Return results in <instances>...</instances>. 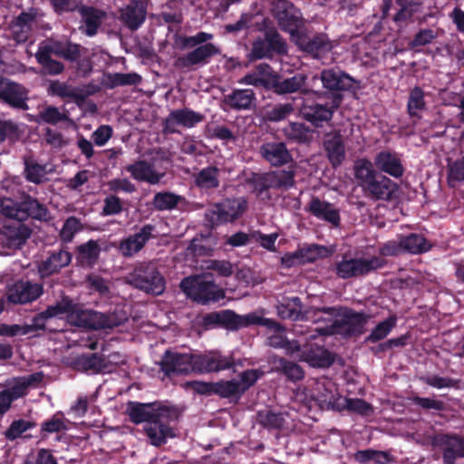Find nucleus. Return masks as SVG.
Returning <instances> with one entry per match:
<instances>
[{
  "instance_id": "1",
  "label": "nucleus",
  "mask_w": 464,
  "mask_h": 464,
  "mask_svg": "<svg viewBox=\"0 0 464 464\" xmlns=\"http://www.w3.org/2000/svg\"><path fill=\"white\" fill-rule=\"evenodd\" d=\"M276 311L282 319L307 320L314 324L321 321L325 324L323 327L315 328V332L323 335H330L338 333L337 323L335 319V310L334 308L311 309L302 313L301 302L298 297H284L276 305Z\"/></svg>"
},
{
  "instance_id": "2",
  "label": "nucleus",
  "mask_w": 464,
  "mask_h": 464,
  "mask_svg": "<svg viewBox=\"0 0 464 464\" xmlns=\"http://www.w3.org/2000/svg\"><path fill=\"white\" fill-rule=\"evenodd\" d=\"M127 315L122 311L111 314L82 309L72 304V308L68 314L70 324L86 329H107L113 328L124 323Z\"/></svg>"
},
{
  "instance_id": "3",
  "label": "nucleus",
  "mask_w": 464,
  "mask_h": 464,
  "mask_svg": "<svg viewBox=\"0 0 464 464\" xmlns=\"http://www.w3.org/2000/svg\"><path fill=\"white\" fill-rule=\"evenodd\" d=\"M180 287L187 296L203 304L219 301L225 296L224 291L214 283L211 275L186 277L180 282Z\"/></svg>"
},
{
  "instance_id": "4",
  "label": "nucleus",
  "mask_w": 464,
  "mask_h": 464,
  "mask_svg": "<svg viewBox=\"0 0 464 464\" xmlns=\"http://www.w3.org/2000/svg\"><path fill=\"white\" fill-rule=\"evenodd\" d=\"M246 208L247 202L244 198H227L209 208L206 218L212 226L233 222L245 213Z\"/></svg>"
},
{
  "instance_id": "5",
  "label": "nucleus",
  "mask_w": 464,
  "mask_h": 464,
  "mask_svg": "<svg viewBox=\"0 0 464 464\" xmlns=\"http://www.w3.org/2000/svg\"><path fill=\"white\" fill-rule=\"evenodd\" d=\"M129 284L147 293L160 295L165 289L164 278L150 265H140L127 276Z\"/></svg>"
},
{
  "instance_id": "6",
  "label": "nucleus",
  "mask_w": 464,
  "mask_h": 464,
  "mask_svg": "<svg viewBox=\"0 0 464 464\" xmlns=\"http://www.w3.org/2000/svg\"><path fill=\"white\" fill-rule=\"evenodd\" d=\"M273 14L280 28L290 34L292 41L303 31L301 13L286 0H278L273 8Z\"/></svg>"
},
{
  "instance_id": "7",
  "label": "nucleus",
  "mask_w": 464,
  "mask_h": 464,
  "mask_svg": "<svg viewBox=\"0 0 464 464\" xmlns=\"http://www.w3.org/2000/svg\"><path fill=\"white\" fill-rule=\"evenodd\" d=\"M385 261L378 256L371 258H343L336 264V274L339 277L346 279L359 277L372 271L382 267Z\"/></svg>"
},
{
  "instance_id": "8",
  "label": "nucleus",
  "mask_w": 464,
  "mask_h": 464,
  "mask_svg": "<svg viewBox=\"0 0 464 464\" xmlns=\"http://www.w3.org/2000/svg\"><path fill=\"white\" fill-rule=\"evenodd\" d=\"M127 412L134 423H150L155 418L169 419L174 416V410L155 403H140L130 401L127 406Z\"/></svg>"
},
{
  "instance_id": "9",
  "label": "nucleus",
  "mask_w": 464,
  "mask_h": 464,
  "mask_svg": "<svg viewBox=\"0 0 464 464\" xmlns=\"http://www.w3.org/2000/svg\"><path fill=\"white\" fill-rule=\"evenodd\" d=\"M311 397L321 409L341 411L339 401L342 398L335 383L327 378H322L314 384Z\"/></svg>"
},
{
  "instance_id": "10",
  "label": "nucleus",
  "mask_w": 464,
  "mask_h": 464,
  "mask_svg": "<svg viewBox=\"0 0 464 464\" xmlns=\"http://www.w3.org/2000/svg\"><path fill=\"white\" fill-rule=\"evenodd\" d=\"M219 53V48L211 43L201 44L191 52L178 57L174 62V66L182 71L190 70L208 63L212 56Z\"/></svg>"
},
{
  "instance_id": "11",
  "label": "nucleus",
  "mask_w": 464,
  "mask_h": 464,
  "mask_svg": "<svg viewBox=\"0 0 464 464\" xmlns=\"http://www.w3.org/2000/svg\"><path fill=\"white\" fill-rule=\"evenodd\" d=\"M294 184L291 171L277 170L258 175L254 179V189L257 194L269 188H288Z\"/></svg>"
},
{
  "instance_id": "12",
  "label": "nucleus",
  "mask_w": 464,
  "mask_h": 464,
  "mask_svg": "<svg viewBox=\"0 0 464 464\" xmlns=\"http://www.w3.org/2000/svg\"><path fill=\"white\" fill-rule=\"evenodd\" d=\"M195 372H219L230 368L234 364L233 358L224 356L218 352H208L204 354H193Z\"/></svg>"
},
{
  "instance_id": "13",
  "label": "nucleus",
  "mask_w": 464,
  "mask_h": 464,
  "mask_svg": "<svg viewBox=\"0 0 464 464\" xmlns=\"http://www.w3.org/2000/svg\"><path fill=\"white\" fill-rule=\"evenodd\" d=\"M161 370L168 375L171 373H184L195 372L192 353H180L167 351L161 361Z\"/></svg>"
},
{
  "instance_id": "14",
  "label": "nucleus",
  "mask_w": 464,
  "mask_h": 464,
  "mask_svg": "<svg viewBox=\"0 0 464 464\" xmlns=\"http://www.w3.org/2000/svg\"><path fill=\"white\" fill-rule=\"evenodd\" d=\"M293 42L304 52L312 54L314 58H322L331 52L333 45L325 34H317L312 38L307 37L303 32Z\"/></svg>"
},
{
  "instance_id": "15",
  "label": "nucleus",
  "mask_w": 464,
  "mask_h": 464,
  "mask_svg": "<svg viewBox=\"0 0 464 464\" xmlns=\"http://www.w3.org/2000/svg\"><path fill=\"white\" fill-rule=\"evenodd\" d=\"M42 294V285L19 281L9 289L7 298L13 304H26L36 300Z\"/></svg>"
},
{
  "instance_id": "16",
  "label": "nucleus",
  "mask_w": 464,
  "mask_h": 464,
  "mask_svg": "<svg viewBox=\"0 0 464 464\" xmlns=\"http://www.w3.org/2000/svg\"><path fill=\"white\" fill-rule=\"evenodd\" d=\"M203 115L189 109L172 111L164 121V131L173 133L177 126L192 128L203 121Z\"/></svg>"
},
{
  "instance_id": "17",
  "label": "nucleus",
  "mask_w": 464,
  "mask_h": 464,
  "mask_svg": "<svg viewBox=\"0 0 464 464\" xmlns=\"http://www.w3.org/2000/svg\"><path fill=\"white\" fill-rule=\"evenodd\" d=\"M126 170L130 173L134 179L145 181L151 185L160 183L166 175L164 170L157 169L154 164L146 160H138L127 166Z\"/></svg>"
},
{
  "instance_id": "18",
  "label": "nucleus",
  "mask_w": 464,
  "mask_h": 464,
  "mask_svg": "<svg viewBox=\"0 0 464 464\" xmlns=\"http://www.w3.org/2000/svg\"><path fill=\"white\" fill-rule=\"evenodd\" d=\"M0 98L12 107L27 109L26 91L19 84L5 79H0Z\"/></svg>"
},
{
  "instance_id": "19",
  "label": "nucleus",
  "mask_w": 464,
  "mask_h": 464,
  "mask_svg": "<svg viewBox=\"0 0 464 464\" xmlns=\"http://www.w3.org/2000/svg\"><path fill=\"white\" fill-rule=\"evenodd\" d=\"M225 316L231 321V327L239 328L246 327L252 324H259L266 326L268 330H278L280 324L276 321L263 317V312H253L245 315H238L231 311H227Z\"/></svg>"
},
{
  "instance_id": "20",
  "label": "nucleus",
  "mask_w": 464,
  "mask_h": 464,
  "mask_svg": "<svg viewBox=\"0 0 464 464\" xmlns=\"http://www.w3.org/2000/svg\"><path fill=\"white\" fill-rule=\"evenodd\" d=\"M341 100L339 96H335L331 106L315 104L304 105L301 109L303 116L315 126L321 125L324 121L332 119L334 110L340 105Z\"/></svg>"
},
{
  "instance_id": "21",
  "label": "nucleus",
  "mask_w": 464,
  "mask_h": 464,
  "mask_svg": "<svg viewBox=\"0 0 464 464\" xmlns=\"http://www.w3.org/2000/svg\"><path fill=\"white\" fill-rule=\"evenodd\" d=\"M177 413L174 410V416L169 419H158L155 418L150 423H147L145 426L146 434L150 441V443L154 446H160L166 442L168 438L174 437L173 430L170 427L168 426V422L176 419Z\"/></svg>"
},
{
  "instance_id": "22",
  "label": "nucleus",
  "mask_w": 464,
  "mask_h": 464,
  "mask_svg": "<svg viewBox=\"0 0 464 464\" xmlns=\"http://www.w3.org/2000/svg\"><path fill=\"white\" fill-rule=\"evenodd\" d=\"M154 227L151 225H145L140 230L122 240L120 244L119 249L124 256H131L138 253L150 238Z\"/></svg>"
},
{
  "instance_id": "23",
  "label": "nucleus",
  "mask_w": 464,
  "mask_h": 464,
  "mask_svg": "<svg viewBox=\"0 0 464 464\" xmlns=\"http://www.w3.org/2000/svg\"><path fill=\"white\" fill-rule=\"evenodd\" d=\"M147 8L141 1H131L121 10V20L130 30L138 29L145 21Z\"/></svg>"
},
{
  "instance_id": "24",
  "label": "nucleus",
  "mask_w": 464,
  "mask_h": 464,
  "mask_svg": "<svg viewBox=\"0 0 464 464\" xmlns=\"http://www.w3.org/2000/svg\"><path fill=\"white\" fill-rule=\"evenodd\" d=\"M49 92L62 98H70L74 101H83L87 96L93 93V90L86 86H72L59 81L50 82Z\"/></svg>"
},
{
  "instance_id": "25",
  "label": "nucleus",
  "mask_w": 464,
  "mask_h": 464,
  "mask_svg": "<svg viewBox=\"0 0 464 464\" xmlns=\"http://www.w3.org/2000/svg\"><path fill=\"white\" fill-rule=\"evenodd\" d=\"M324 148L334 167L339 166L345 159V147L343 137L338 132L327 134L324 140Z\"/></svg>"
},
{
  "instance_id": "26",
  "label": "nucleus",
  "mask_w": 464,
  "mask_h": 464,
  "mask_svg": "<svg viewBox=\"0 0 464 464\" xmlns=\"http://www.w3.org/2000/svg\"><path fill=\"white\" fill-rule=\"evenodd\" d=\"M40 44L44 50L71 62L76 61L80 57V45L69 41L48 40Z\"/></svg>"
},
{
  "instance_id": "27",
  "label": "nucleus",
  "mask_w": 464,
  "mask_h": 464,
  "mask_svg": "<svg viewBox=\"0 0 464 464\" xmlns=\"http://www.w3.org/2000/svg\"><path fill=\"white\" fill-rule=\"evenodd\" d=\"M261 156L271 165L279 166L291 160L289 151L282 142H268L260 147Z\"/></svg>"
},
{
  "instance_id": "28",
  "label": "nucleus",
  "mask_w": 464,
  "mask_h": 464,
  "mask_svg": "<svg viewBox=\"0 0 464 464\" xmlns=\"http://www.w3.org/2000/svg\"><path fill=\"white\" fill-rule=\"evenodd\" d=\"M374 164L378 169L393 178L401 177L404 171L401 160L390 151L379 152L374 158Z\"/></svg>"
},
{
  "instance_id": "29",
  "label": "nucleus",
  "mask_w": 464,
  "mask_h": 464,
  "mask_svg": "<svg viewBox=\"0 0 464 464\" xmlns=\"http://www.w3.org/2000/svg\"><path fill=\"white\" fill-rule=\"evenodd\" d=\"M71 260L72 256L69 252L65 250L54 252L39 265V274L42 277L51 276L68 266Z\"/></svg>"
},
{
  "instance_id": "30",
  "label": "nucleus",
  "mask_w": 464,
  "mask_h": 464,
  "mask_svg": "<svg viewBox=\"0 0 464 464\" xmlns=\"http://www.w3.org/2000/svg\"><path fill=\"white\" fill-rule=\"evenodd\" d=\"M320 79L324 88L333 91L346 90L353 86V79L335 69L324 70Z\"/></svg>"
},
{
  "instance_id": "31",
  "label": "nucleus",
  "mask_w": 464,
  "mask_h": 464,
  "mask_svg": "<svg viewBox=\"0 0 464 464\" xmlns=\"http://www.w3.org/2000/svg\"><path fill=\"white\" fill-rule=\"evenodd\" d=\"M309 211L317 218L324 220L334 227L340 222L339 211L330 203L319 198H313L309 204Z\"/></svg>"
},
{
  "instance_id": "32",
  "label": "nucleus",
  "mask_w": 464,
  "mask_h": 464,
  "mask_svg": "<svg viewBox=\"0 0 464 464\" xmlns=\"http://www.w3.org/2000/svg\"><path fill=\"white\" fill-rule=\"evenodd\" d=\"M362 189L374 199L389 200L396 190V185L390 179L383 177L380 180L373 179Z\"/></svg>"
},
{
  "instance_id": "33",
  "label": "nucleus",
  "mask_w": 464,
  "mask_h": 464,
  "mask_svg": "<svg viewBox=\"0 0 464 464\" xmlns=\"http://www.w3.org/2000/svg\"><path fill=\"white\" fill-rule=\"evenodd\" d=\"M296 357L302 361L308 362L314 367H324L330 364L329 355L325 350L320 346L311 347L309 351L304 346L295 352Z\"/></svg>"
},
{
  "instance_id": "34",
  "label": "nucleus",
  "mask_w": 464,
  "mask_h": 464,
  "mask_svg": "<svg viewBox=\"0 0 464 464\" xmlns=\"http://www.w3.org/2000/svg\"><path fill=\"white\" fill-rule=\"evenodd\" d=\"M255 102V93L250 89L236 90L224 97V102L236 110L249 109Z\"/></svg>"
},
{
  "instance_id": "35",
  "label": "nucleus",
  "mask_w": 464,
  "mask_h": 464,
  "mask_svg": "<svg viewBox=\"0 0 464 464\" xmlns=\"http://www.w3.org/2000/svg\"><path fill=\"white\" fill-rule=\"evenodd\" d=\"M353 172L359 185L363 188L373 179L376 172L372 163L367 159H359L354 162Z\"/></svg>"
},
{
  "instance_id": "36",
  "label": "nucleus",
  "mask_w": 464,
  "mask_h": 464,
  "mask_svg": "<svg viewBox=\"0 0 464 464\" xmlns=\"http://www.w3.org/2000/svg\"><path fill=\"white\" fill-rule=\"evenodd\" d=\"M441 442L445 445L444 461L446 464H453L457 457H464V440L458 437L443 436Z\"/></svg>"
},
{
  "instance_id": "37",
  "label": "nucleus",
  "mask_w": 464,
  "mask_h": 464,
  "mask_svg": "<svg viewBox=\"0 0 464 464\" xmlns=\"http://www.w3.org/2000/svg\"><path fill=\"white\" fill-rule=\"evenodd\" d=\"M270 335L267 338V343L275 348H283L289 354H294L299 351V344L295 341H288L284 334V328L280 324L278 330H269Z\"/></svg>"
},
{
  "instance_id": "38",
  "label": "nucleus",
  "mask_w": 464,
  "mask_h": 464,
  "mask_svg": "<svg viewBox=\"0 0 464 464\" xmlns=\"http://www.w3.org/2000/svg\"><path fill=\"white\" fill-rule=\"evenodd\" d=\"M404 253L420 254L430 248L426 238L419 234H410L406 237L401 236Z\"/></svg>"
},
{
  "instance_id": "39",
  "label": "nucleus",
  "mask_w": 464,
  "mask_h": 464,
  "mask_svg": "<svg viewBox=\"0 0 464 464\" xmlns=\"http://www.w3.org/2000/svg\"><path fill=\"white\" fill-rule=\"evenodd\" d=\"M219 169L217 167H207L195 177V183L203 189L218 188L219 185Z\"/></svg>"
},
{
  "instance_id": "40",
  "label": "nucleus",
  "mask_w": 464,
  "mask_h": 464,
  "mask_svg": "<svg viewBox=\"0 0 464 464\" xmlns=\"http://www.w3.org/2000/svg\"><path fill=\"white\" fill-rule=\"evenodd\" d=\"M49 51H45L43 49V46L40 44L38 51L35 54V58L37 62L43 66V72L45 74H59L63 71V65L62 63L53 60L50 57Z\"/></svg>"
},
{
  "instance_id": "41",
  "label": "nucleus",
  "mask_w": 464,
  "mask_h": 464,
  "mask_svg": "<svg viewBox=\"0 0 464 464\" xmlns=\"http://www.w3.org/2000/svg\"><path fill=\"white\" fill-rule=\"evenodd\" d=\"M5 236L6 237L5 244L9 247H19L30 237L29 229L21 224L14 227L5 228Z\"/></svg>"
},
{
  "instance_id": "42",
  "label": "nucleus",
  "mask_w": 464,
  "mask_h": 464,
  "mask_svg": "<svg viewBox=\"0 0 464 464\" xmlns=\"http://www.w3.org/2000/svg\"><path fill=\"white\" fill-rule=\"evenodd\" d=\"M24 166V176L28 181L41 184L48 179L49 171L46 169V166L40 165L32 160H26Z\"/></svg>"
},
{
  "instance_id": "43",
  "label": "nucleus",
  "mask_w": 464,
  "mask_h": 464,
  "mask_svg": "<svg viewBox=\"0 0 464 464\" xmlns=\"http://www.w3.org/2000/svg\"><path fill=\"white\" fill-rule=\"evenodd\" d=\"M78 260L82 266L93 265L100 255V246L96 241L90 240L77 248Z\"/></svg>"
},
{
  "instance_id": "44",
  "label": "nucleus",
  "mask_w": 464,
  "mask_h": 464,
  "mask_svg": "<svg viewBox=\"0 0 464 464\" xmlns=\"http://www.w3.org/2000/svg\"><path fill=\"white\" fill-rule=\"evenodd\" d=\"M34 20V16L30 14H21L12 24V33L14 39L19 42H24L27 39L30 30V24Z\"/></svg>"
},
{
  "instance_id": "45",
  "label": "nucleus",
  "mask_w": 464,
  "mask_h": 464,
  "mask_svg": "<svg viewBox=\"0 0 464 464\" xmlns=\"http://www.w3.org/2000/svg\"><path fill=\"white\" fill-rule=\"evenodd\" d=\"M0 214L19 221L24 220L23 202L18 203L12 198H4L0 199Z\"/></svg>"
},
{
  "instance_id": "46",
  "label": "nucleus",
  "mask_w": 464,
  "mask_h": 464,
  "mask_svg": "<svg viewBox=\"0 0 464 464\" xmlns=\"http://www.w3.org/2000/svg\"><path fill=\"white\" fill-rule=\"evenodd\" d=\"M305 75L297 73L291 78L283 80L275 84L276 91L278 93H290L298 91L305 82Z\"/></svg>"
},
{
  "instance_id": "47",
  "label": "nucleus",
  "mask_w": 464,
  "mask_h": 464,
  "mask_svg": "<svg viewBox=\"0 0 464 464\" xmlns=\"http://www.w3.org/2000/svg\"><path fill=\"white\" fill-rule=\"evenodd\" d=\"M23 210L24 212V219L32 217L36 219H46L48 218V211L46 208L33 198H27L23 201Z\"/></svg>"
},
{
  "instance_id": "48",
  "label": "nucleus",
  "mask_w": 464,
  "mask_h": 464,
  "mask_svg": "<svg viewBox=\"0 0 464 464\" xmlns=\"http://www.w3.org/2000/svg\"><path fill=\"white\" fill-rule=\"evenodd\" d=\"M354 459L360 463L373 461L374 463L384 464L390 460V455L384 451L365 450L356 452Z\"/></svg>"
},
{
  "instance_id": "49",
  "label": "nucleus",
  "mask_w": 464,
  "mask_h": 464,
  "mask_svg": "<svg viewBox=\"0 0 464 464\" xmlns=\"http://www.w3.org/2000/svg\"><path fill=\"white\" fill-rule=\"evenodd\" d=\"M180 197L171 192H159L153 198V205L159 210H167L175 208Z\"/></svg>"
},
{
  "instance_id": "50",
  "label": "nucleus",
  "mask_w": 464,
  "mask_h": 464,
  "mask_svg": "<svg viewBox=\"0 0 464 464\" xmlns=\"http://www.w3.org/2000/svg\"><path fill=\"white\" fill-rule=\"evenodd\" d=\"M34 424L25 420H14L8 429L5 431L4 435L8 440H14L20 438L25 431L31 430Z\"/></svg>"
},
{
  "instance_id": "51",
  "label": "nucleus",
  "mask_w": 464,
  "mask_h": 464,
  "mask_svg": "<svg viewBox=\"0 0 464 464\" xmlns=\"http://www.w3.org/2000/svg\"><path fill=\"white\" fill-rule=\"evenodd\" d=\"M82 224L81 221L74 218H68L60 231V237L63 242H71L76 233L82 229Z\"/></svg>"
},
{
  "instance_id": "52",
  "label": "nucleus",
  "mask_w": 464,
  "mask_h": 464,
  "mask_svg": "<svg viewBox=\"0 0 464 464\" xmlns=\"http://www.w3.org/2000/svg\"><path fill=\"white\" fill-rule=\"evenodd\" d=\"M396 318L394 316H391L385 321L380 323L368 336L367 340L375 343L385 338L392 329L395 326Z\"/></svg>"
},
{
  "instance_id": "53",
  "label": "nucleus",
  "mask_w": 464,
  "mask_h": 464,
  "mask_svg": "<svg viewBox=\"0 0 464 464\" xmlns=\"http://www.w3.org/2000/svg\"><path fill=\"white\" fill-rule=\"evenodd\" d=\"M300 251L302 252L304 264L314 262L316 259L325 257L330 254L329 250L325 246L319 245L304 246L300 248Z\"/></svg>"
},
{
  "instance_id": "54",
  "label": "nucleus",
  "mask_w": 464,
  "mask_h": 464,
  "mask_svg": "<svg viewBox=\"0 0 464 464\" xmlns=\"http://www.w3.org/2000/svg\"><path fill=\"white\" fill-rule=\"evenodd\" d=\"M3 392L5 393L10 399V401L13 402L14 400L24 396L27 392V389L22 379L20 377H16L7 382V388L4 390Z\"/></svg>"
},
{
  "instance_id": "55",
  "label": "nucleus",
  "mask_w": 464,
  "mask_h": 464,
  "mask_svg": "<svg viewBox=\"0 0 464 464\" xmlns=\"http://www.w3.org/2000/svg\"><path fill=\"white\" fill-rule=\"evenodd\" d=\"M257 420L260 424L269 428H281L285 422V415L282 413H276L270 411H259Z\"/></svg>"
},
{
  "instance_id": "56",
  "label": "nucleus",
  "mask_w": 464,
  "mask_h": 464,
  "mask_svg": "<svg viewBox=\"0 0 464 464\" xmlns=\"http://www.w3.org/2000/svg\"><path fill=\"white\" fill-rule=\"evenodd\" d=\"M343 402H340L341 410L347 409L348 411L362 414L369 415L372 413V409L370 404L361 399H343Z\"/></svg>"
},
{
  "instance_id": "57",
  "label": "nucleus",
  "mask_w": 464,
  "mask_h": 464,
  "mask_svg": "<svg viewBox=\"0 0 464 464\" xmlns=\"http://www.w3.org/2000/svg\"><path fill=\"white\" fill-rule=\"evenodd\" d=\"M213 388V393L218 394L223 398H227L241 393L238 389L237 380L214 382Z\"/></svg>"
},
{
  "instance_id": "58",
  "label": "nucleus",
  "mask_w": 464,
  "mask_h": 464,
  "mask_svg": "<svg viewBox=\"0 0 464 464\" xmlns=\"http://www.w3.org/2000/svg\"><path fill=\"white\" fill-rule=\"evenodd\" d=\"M425 107L424 93L419 87L411 90L408 101V110L411 115H417Z\"/></svg>"
},
{
  "instance_id": "59",
  "label": "nucleus",
  "mask_w": 464,
  "mask_h": 464,
  "mask_svg": "<svg viewBox=\"0 0 464 464\" xmlns=\"http://www.w3.org/2000/svg\"><path fill=\"white\" fill-rule=\"evenodd\" d=\"M464 180V157L449 164L448 182L454 187L457 182Z\"/></svg>"
},
{
  "instance_id": "60",
  "label": "nucleus",
  "mask_w": 464,
  "mask_h": 464,
  "mask_svg": "<svg viewBox=\"0 0 464 464\" xmlns=\"http://www.w3.org/2000/svg\"><path fill=\"white\" fill-rule=\"evenodd\" d=\"M102 17V13L97 10L87 12L85 14V24L82 28L83 32L89 36L94 35L101 24Z\"/></svg>"
},
{
  "instance_id": "61",
  "label": "nucleus",
  "mask_w": 464,
  "mask_h": 464,
  "mask_svg": "<svg viewBox=\"0 0 464 464\" xmlns=\"http://www.w3.org/2000/svg\"><path fill=\"white\" fill-rule=\"evenodd\" d=\"M263 372L258 370H247L243 372L239 380H237L238 389L241 393L251 387L261 376Z\"/></svg>"
},
{
  "instance_id": "62",
  "label": "nucleus",
  "mask_w": 464,
  "mask_h": 464,
  "mask_svg": "<svg viewBox=\"0 0 464 464\" xmlns=\"http://www.w3.org/2000/svg\"><path fill=\"white\" fill-rule=\"evenodd\" d=\"M38 117L40 121L49 124H56L66 119L65 114L54 106L45 107L39 112Z\"/></svg>"
},
{
  "instance_id": "63",
  "label": "nucleus",
  "mask_w": 464,
  "mask_h": 464,
  "mask_svg": "<svg viewBox=\"0 0 464 464\" xmlns=\"http://www.w3.org/2000/svg\"><path fill=\"white\" fill-rule=\"evenodd\" d=\"M72 308V303L69 299H63L61 302L53 305H50L44 312L48 316V318L52 319L54 317H58L63 314H66V317L68 318V314Z\"/></svg>"
},
{
  "instance_id": "64",
  "label": "nucleus",
  "mask_w": 464,
  "mask_h": 464,
  "mask_svg": "<svg viewBox=\"0 0 464 464\" xmlns=\"http://www.w3.org/2000/svg\"><path fill=\"white\" fill-rule=\"evenodd\" d=\"M107 186L111 192L132 193L136 190V187L128 179H112L107 182Z\"/></svg>"
}]
</instances>
